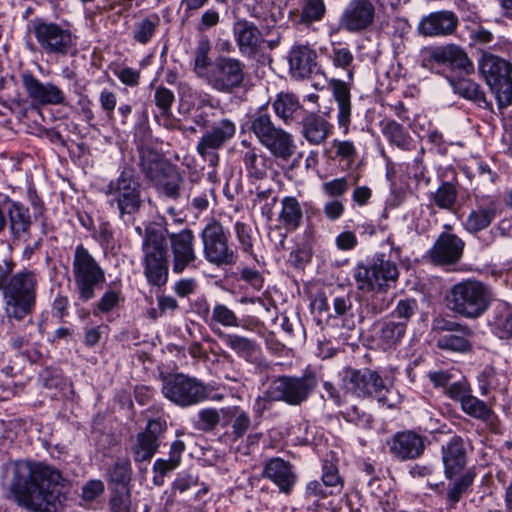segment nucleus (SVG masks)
<instances>
[{
    "label": "nucleus",
    "instance_id": "nucleus-30",
    "mask_svg": "<svg viewBox=\"0 0 512 512\" xmlns=\"http://www.w3.org/2000/svg\"><path fill=\"white\" fill-rule=\"evenodd\" d=\"M264 476L273 481L280 491L286 494L290 493L296 480L290 464L281 458H273L266 463Z\"/></svg>",
    "mask_w": 512,
    "mask_h": 512
},
{
    "label": "nucleus",
    "instance_id": "nucleus-63",
    "mask_svg": "<svg viewBox=\"0 0 512 512\" xmlns=\"http://www.w3.org/2000/svg\"><path fill=\"white\" fill-rule=\"evenodd\" d=\"M105 490L104 483L101 480H89L82 488V499L86 502H92Z\"/></svg>",
    "mask_w": 512,
    "mask_h": 512
},
{
    "label": "nucleus",
    "instance_id": "nucleus-4",
    "mask_svg": "<svg viewBox=\"0 0 512 512\" xmlns=\"http://www.w3.org/2000/svg\"><path fill=\"white\" fill-rule=\"evenodd\" d=\"M143 273L151 286H164L169 277L167 239L163 230L147 226L141 245Z\"/></svg>",
    "mask_w": 512,
    "mask_h": 512
},
{
    "label": "nucleus",
    "instance_id": "nucleus-47",
    "mask_svg": "<svg viewBox=\"0 0 512 512\" xmlns=\"http://www.w3.org/2000/svg\"><path fill=\"white\" fill-rule=\"evenodd\" d=\"M108 481L119 487L128 486L131 481V463L127 458L117 459L108 469Z\"/></svg>",
    "mask_w": 512,
    "mask_h": 512
},
{
    "label": "nucleus",
    "instance_id": "nucleus-31",
    "mask_svg": "<svg viewBox=\"0 0 512 512\" xmlns=\"http://www.w3.org/2000/svg\"><path fill=\"white\" fill-rule=\"evenodd\" d=\"M475 477V470L468 469L462 475L449 479L450 482L444 495L447 510L451 511L457 508L463 496L471 490Z\"/></svg>",
    "mask_w": 512,
    "mask_h": 512
},
{
    "label": "nucleus",
    "instance_id": "nucleus-59",
    "mask_svg": "<svg viewBox=\"0 0 512 512\" xmlns=\"http://www.w3.org/2000/svg\"><path fill=\"white\" fill-rule=\"evenodd\" d=\"M418 308L417 301L413 298L401 299L393 312V317H397L399 321L408 323L409 319L415 314Z\"/></svg>",
    "mask_w": 512,
    "mask_h": 512
},
{
    "label": "nucleus",
    "instance_id": "nucleus-58",
    "mask_svg": "<svg viewBox=\"0 0 512 512\" xmlns=\"http://www.w3.org/2000/svg\"><path fill=\"white\" fill-rule=\"evenodd\" d=\"M332 306L334 314H329L330 317H345L352 315V299L349 293L335 295L332 299Z\"/></svg>",
    "mask_w": 512,
    "mask_h": 512
},
{
    "label": "nucleus",
    "instance_id": "nucleus-2",
    "mask_svg": "<svg viewBox=\"0 0 512 512\" xmlns=\"http://www.w3.org/2000/svg\"><path fill=\"white\" fill-rule=\"evenodd\" d=\"M494 299L492 289L476 279L454 284L446 295L447 308L465 319H478L489 309Z\"/></svg>",
    "mask_w": 512,
    "mask_h": 512
},
{
    "label": "nucleus",
    "instance_id": "nucleus-62",
    "mask_svg": "<svg viewBox=\"0 0 512 512\" xmlns=\"http://www.w3.org/2000/svg\"><path fill=\"white\" fill-rule=\"evenodd\" d=\"M199 429L203 431L213 430L220 422V415L216 409H202L199 414Z\"/></svg>",
    "mask_w": 512,
    "mask_h": 512
},
{
    "label": "nucleus",
    "instance_id": "nucleus-48",
    "mask_svg": "<svg viewBox=\"0 0 512 512\" xmlns=\"http://www.w3.org/2000/svg\"><path fill=\"white\" fill-rule=\"evenodd\" d=\"M368 295L365 297V309L372 316L384 312L390 305V299L387 296V289H374L372 291H362Z\"/></svg>",
    "mask_w": 512,
    "mask_h": 512
},
{
    "label": "nucleus",
    "instance_id": "nucleus-55",
    "mask_svg": "<svg viewBox=\"0 0 512 512\" xmlns=\"http://www.w3.org/2000/svg\"><path fill=\"white\" fill-rule=\"evenodd\" d=\"M6 304V315L9 320H23L33 309L35 302L4 299Z\"/></svg>",
    "mask_w": 512,
    "mask_h": 512
},
{
    "label": "nucleus",
    "instance_id": "nucleus-37",
    "mask_svg": "<svg viewBox=\"0 0 512 512\" xmlns=\"http://www.w3.org/2000/svg\"><path fill=\"white\" fill-rule=\"evenodd\" d=\"M278 219L288 231H293L300 227L303 219V210L296 197L286 196L281 200V210Z\"/></svg>",
    "mask_w": 512,
    "mask_h": 512
},
{
    "label": "nucleus",
    "instance_id": "nucleus-18",
    "mask_svg": "<svg viewBox=\"0 0 512 512\" xmlns=\"http://www.w3.org/2000/svg\"><path fill=\"white\" fill-rule=\"evenodd\" d=\"M167 235L172 252V270L176 274L183 273L197 259L193 232L190 229H183Z\"/></svg>",
    "mask_w": 512,
    "mask_h": 512
},
{
    "label": "nucleus",
    "instance_id": "nucleus-56",
    "mask_svg": "<svg viewBox=\"0 0 512 512\" xmlns=\"http://www.w3.org/2000/svg\"><path fill=\"white\" fill-rule=\"evenodd\" d=\"M331 59H332L333 65L335 67H339V68L347 70L349 78L350 79L352 78L353 72L350 69V67L354 61V56L348 48L334 47L332 50Z\"/></svg>",
    "mask_w": 512,
    "mask_h": 512
},
{
    "label": "nucleus",
    "instance_id": "nucleus-42",
    "mask_svg": "<svg viewBox=\"0 0 512 512\" xmlns=\"http://www.w3.org/2000/svg\"><path fill=\"white\" fill-rule=\"evenodd\" d=\"M211 45L207 38H202L194 50L193 71L197 77L206 81L212 70L213 61L209 57Z\"/></svg>",
    "mask_w": 512,
    "mask_h": 512
},
{
    "label": "nucleus",
    "instance_id": "nucleus-21",
    "mask_svg": "<svg viewBox=\"0 0 512 512\" xmlns=\"http://www.w3.org/2000/svg\"><path fill=\"white\" fill-rule=\"evenodd\" d=\"M458 26L454 12L442 10L432 12L420 20L417 32L424 37H445L452 35Z\"/></svg>",
    "mask_w": 512,
    "mask_h": 512
},
{
    "label": "nucleus",
    "instance_id": "nucleus-27",
    "mask_svg": "<svg viewBox=\"0 0 512 512\" xmlns=\"http://www.w3.org/2000/svg\"><path fill=\"white\" fill-rule=\"evenodd\" d=\"M429 56L431 60L438 64L450 65L466 73H471L474 70L473 63L469 60L467 53L455 44L432 47L429 50Z\"/></svg>",
    "mask_w": 512,
    "mask_h": 512
},
{
    "label": "nucleus",
    "instance_id": "nucleus-46",
    "mask_svg": "<svg viewBox=\"0 0 512 512\" xmlns=\"http://www.w3.org/2000/svg\"><path fill=\"white\" fill-rule=\"evenodd\" d=\"M382 132L391 144L408 150L410 148V137L404 130L402 125L394 120L387 121L383 124Z\"/></svg>",
    "mask_w": 512,
    "mask_h": 512
},
{
    "label": "nucleus",
    "instance_id": "nucleus-10",
    "mask_svg": "<svg viewBox=\"0 0 512 512\" xmlns=\"http://www.w3.org/2000/svg\"><path fill=\"white\" fill-rule=\"evenodd\" d=\"M162 393L179 407L196 405L208 398L206 385L195 377L183 373L163 378Z\"/></svg>",
    "mask_w": 512,
    "mask_h": 512
},
{
    "label": "nucleus",
    "instance_id": "nucleus-16",
    "mask_svg": "<svg viewBox=\"0 0 512 512\" xmlns=\"http://www.w3.org/2000/svg\"><path fill=\"white\" fill-rule=\"evenodd\" d=\"M374 17L375 7L370 0H351L339 19V26L350 33H360L373 24Z\"/></svg>",
    "mask_w": 512,
    "mask_h": 512
},
{
    "label": "nucleus",
    "instance_id": "nucleus-28",
    "mask_svg": "<svg viewBox=\"0 0 512 512\" xmlns=\"http://www.w3.org/2000/svg\"><path fill=\"white\" fill-rule=\"evenodd\" d=\"M333 130V125L317 113H308L301 120V135L310 145L326 142Z\"/></svg>",
    "mask_w": 512,
    "mask_h": 512
},
{
    "label": "nucleus",
    "instance_id": "nucleus-12",
    "mask_svg": "<svg viewBox=\"0 0 512 512\" xmlns=\"http://www.w3.org/2000/svg\"><path fill=\"white\" fill-rule=\"evenodd\" d=\"M204 258L211 264L232 265L236 261V252L229 245L228 235L217 220L209 221L201 231Z\"/></svg>",
    "mask_w": 512,
    "mask_h": 512
},
{
    "label": "nucleus",
    "instance_id": "nucleus-57",
    "mask_svg": "<svg viewBox=\"0 0 512 512\" xmlns=\"http://www.w3.org/2000/svg\"><path fill=\"white\" fill-rule=\"evenodd\" d=\"M175 101V96L171 90L164 86H159L155 90L154 102L163 115L170 113L171 106Z\"/></svg>",
    "mask_w": 512,
    "mask_h": 512
},
{
    "label": "nucleus",
    "instance_id": "nucleus-36",
    "mask_svg": "<svg viewBox=\"0 0 512 512\" xmlns=\"http://www.w3.org/2000/svg\"><path fill=\"white\" fill-rule=\"evenodd\" d=\"M212 331L223 337L220 326L236 328L240 326V319L236 313L223 303L216 302L212 308L211 315L207 321Z\"/></svg>",
    "mask_w": 512,
    "mask_h": 512
},
{
    "label": "nucleus",
    "instance_id": "nucleus-39",
    "mask_svg": "<svg viewBox=\"0 0 512 512\" xmlns=\"http://www.w3.org/2000/svg\"><path fill=\"white\" fill-rule=\"evenodd\" d=\"M223 341L239 357H242L247 361L257 359L260 348L256 341L237 334H224Z\"/></svg>",
    "mask_w": 512,
    "mask_h": 512
},
{
    "label": "nucleus",
    "instance_id": "nucleus-24",
    "mask_svg": "<svg viewBox=\"0 0 512 512\" xmlns=\"http://www.w3.org/2000/svg\"><path fill=\"white\" fill-rule=\"evenodd\" d=\"M442 462L446 479L458 476L467 464V450L460 436H453L442 446Z\"/></svg>",
    "mask_w": 512,
    "mask_h": 512
},
{
    "label": "nucleus",
    "instance_id": "nucleus-14",
    "mask_svg": "<svg viewBox=\"0 0 512 512\" xmlns=\"http://www.w3.org/2000/svg\"><path fill=\"white\" fill-rule=\"evenodd\" d=\"M343 382L348 391L361 398L378 397L381 400L383 392L387 390L382 377L369 368H346Z\"/></svg>",
    "mask_w": 512,
    "mask_h": 512
},
{
    "label": "nucleus",
    "instance_id": "nucleus-61",
    "mask_svg": "<svg viewBox=\"0 0 512 512\" xmlns=\"http://www.w3.org/2000/svg\"><path fill=\"white\" fill-rule=\"evenodd\" d=\"M349 188L347 178H336L322 184V191L328 197L338 198L344 195Z\"/></svg>",
    "mask_w": 512,
    "mask_h": 512
},
{
    "label": "nucleus",
    "instance_id": "nucleus-26",
    "mask_svg": "<svg viewBox=\"0 0 512 512\" xmlns=\"http://www.w3.org/2000/svg\"><path fill=\"white\" fill-rule=\"evenodd\" d=\"M290 72L293 77L305 79L311 76L317 67V53L309 45H294L288 55Z\"/></svg>",
    "mask_w": 512,
    "mask_h": 512
},
{
    "label": "nucleus",
    "instance_id": "nucleus-6",
    "mask_svg": "<svg viewBox=\"0 0 512 512\" xmlns=\"http://www.w3.org/2000/svg\"><path fill=\"white\" fill-rule=\"evenodd\" d=\"M106 196L111 207H116L119 218L128 221L143 205L141 184L131 167H124L120 175L107 185Z\"/></svg>",
    "mask_w": 512,
    "mask_h": 512
},
{
    "label": "nucleus",
    "instance_id": "nucleus-34",
    "mask_svg": "<svg viewBox=\"0 0 512 512\" xmlns=\"http://www.w3.org/2000/svg\"><path fill=\"white\" fill-rule=\"evenodd\" d=\"M241 157L250 178L260 180L267 177L272 165V160L267 155L261 153L258 149H249L248 151H241Z\"/></svg>",
    "mask_w": 512,
    "mask_h": 512
},
{
    "label": "nucleus",
    "instance_id": "nucleus-9",
    "mask_svg": "<svg viewBox=\"0 0 512 512\" xmlns=\"http://www.w3.org/2000/svg\"><path fill=\"white\" fill-rule=\"evenodd\" d=\"M354 278L360 291L389 289L396 284L399 270L395 262L380 254L368 265L359 264L355 269Z\"/></svg>",
    "mask_w": 512,
    "mask_h": 512
},
{
    "label": "nucleus",
    "instance_id": "nucleus-5",
    "mask_svg": "<svg viewBox=\"0 0 512 512\" xmlns=\"http://www.w3.org/2000/svg\"><path fill=\"white\" fill-rule=\"evenodd\" d=\"M250 130L274 158L288 161L295 154L297 146L294 136L276 126L264 108H260L252 117Z\"/></svg>",
    "mask_w": 512,
    "mask_h": 512
},
{
    "label": "nucleus",
    "instance_id": "nucleus-17",
    "mask_svg": "<svg viewBox=\"0 0 512 512\" xmlns=\"http://www.w3.org/2000/svg\"><path fill=\"white\" fill-rule=\"evenodd\" d=\"M166 429L165 422L158 419L149 420L144 431L138 433L131 446L135 462L149 461L157 452L159 438Z\"/></svg>",
    "mask_w": 512,
    "mask_h": 512
},
{
    "label": "nucleus",
    "instance_id": "nucleus-64",
    "mask_svg": "<svg viewBox=\"0 0 512 512\" xmlns=\"http://www.w3.org/2000/svg\"><path fill=\"white\" fill-rule=\"evenodd\" d=\"M497 334L502 339L512 337V313L507 312L499 316L495 321Z\"/></svg>",
    "mask_w": 512,
    "mask_h": 512
},
{
    "label": "nucleus",
    "instance_id": "nucleus-49",
    "mask_svg": "<svg viewBox=\"0 0 512 512\" xmlns=\"http://www.w3.org/2000/svg\"><path fill=\"white\" fill-rule=\"evenodd\" d=\"M159 23L160 18L156 14L138 21L134 26L133 39L140 44L148 43L153 37Z\"/></svg>",
    "mask_w": 512,
    "mask_h": 512
},
{
    "label": "nucleus",
    "instance_id": "nucleus-52",
    "mask_svg": "<svg viewBox=\"0 0 512 512\" xmlns=\"http://www.w3.org/2000/svg\"><path fill=\"white\" fill-rule=\"evenodd\" d=\"M111 512H130L131 509V491L130 487H116L112 490L109 500Z\"/></svg>",
    "mask_w": 512,
    "mask_h": 512
},
{
    "label": "nucleus",
    "instance_id": "nucleus-19",
    "mask_svg": "<svg viewBox=\"0 0 512 512\" xmlns=\"http://www.w3.org/2000/svg\"><path fill=\"white\" fill-rule=\"evenodd\" d=\"M21 82L27 96L40 105H59L65 100L64 92L51 82L42 83L31 72L21 74Z\"/></svg>",
    "mask_w": 512,
    "mask_h": 512
},
{
    "label": "nucleus",
    "instance_id": "nucleus-15",
    "mask_svg": "<svg viewBox=\"0 0 512 512\" xmlns=\"http://www.w3.org/2000/svg\"><path fill=\"white\" fill-rule=\"evenodd\" d=\"M235 132V124L229 119H222L200 138L196 146L197 153L210 165L216 166L219 161L217 151L233 138Z\"/></svg>",
    "mask_w": 512,
    "mask_h": 512
},
{
    "label": "nucleus",
    "instance_id": "nucleus-29",
    "mask_svg": "<svg viewBox=\"0 0 512 512\" xmlns=\"http://www.w3.org/2000/svg\"><path fill=\"white\" fill-rule=\"evenodd\" d=\"M499 211V203L495 200L478 205L476 209L471 210L464 222L466 231L476 234L485 230L496 219Z\"/></svg>",
    "mask_w": 512,
    "mask_h": 512
},
{
    "label": "nucleus",
    "instance_id": "nucleus-22",
    "mask_svg": "<svg viewBox=\"0 0 512 512\" xmlns=\"http://www.w3.org/2000/svg\"><path fill=\"white\" fill-rule=\"evenodd\" d=\"M37 279L33 271L23 270L12 276L5 283L2 292L4 299L9 301H36Z\"/></svg>",
    "mask_w": 512,
    "mask_h": 512
},
{
    "label": "nucleus",
    "instance_id": "nucleus-7",
    "mask_svg": "<svg viewBox=\"0 0 512 512\" xmlns=\"http://www.w3.org/2000/svg\"><path fill=\"white\" fill-rule=\"evenodd\" d=\"M478 69L495 95L498 107L504 109L512 105V63L484 52L478 61Z\"/></svg>",
    "mask_w": 512,
    "mask_h": 512
},
{
    "label": "nucleus",
    "instance_id": "nucleus-41",
    "mask_svg": "<svg viewBox=\"0 0 512 512\" xmlns=\"http://www.w3.org/2000/svg\"><path fill=\"white\" fill-rule=\"evenodd\" d=\"M10 229L17 238L28 234L31 226V217L28 208L18 202H12L8 209Z\"/></svg>",
    "mask_w": 512,
    "mask_h": 512
},
{
    "label": "nucleus",
    "instance_id": "nucleus-38",
    "mask_svg": "<svg viewBox=\"0 0 512 512\" xmlns=\"http://www.w3.org/2000/svg\"><path fill=\"white\" fill-rule=\"evenodd\" d=\"M406 328L405 321H397L394 318L382 321L379 330L381 345L385 349L395 348L405 336Z\"/></svg>",
    "mask_w": 512,
    "mask_h": 512
},
{
    "label": "nucleus",
    "instance_id": "nucleus-33",
    "mask_svg": "<svg viewBox=\"0 0 512 512\" xmlns=\"http://www.w3.org/2000/svg\"><path fill=\"white\" fill-rule=\"evenodd\" d=\"M272 107L277 117L286 125H290L298 119L300 112L303 110V106L294 94L283 92L276 96Z\"/></svg>",
    "mask_w": 512,
    "mask_h": 512
},
{
    "label": "nucleus",
    "instance_id": "nucleus-60",
    "mask_svg": "<svg viewBox=\"0 0 512 512\" xmlns=\"http://www.w3.org/2000/svg\"><path fill=\"white\" fill-rule=\"evenodd\" d=\"M234 230L243 251L251 253L253 249L252 228L246 223L236 222Z\"/></svg>",
    "mask_w": 512,
    "mask_h": 512
},
{
    "label": "nucleus",
    "instance_id": "nucleus-40",
    "mask_svg": "<svg viewBox=\"0 0 512 512\" xmlns=\"http://www.w3.org/2000/svg\"><path fill=\"white\" fill-rule=\"evenodd\" d=\"M172 166L161 160L158 153L152 150H143L140 157V168L145 176L152 181H159L163 174Z\"/></svg>",
    "mask_w": 512,
    "mask_h": 512
},
{
    "label": "nucleus",
    "instance_id": "nucleus-45",
    "mask_svg": "<svg viewBox=\"0 0 512 512\" xmlns=\"http://www.w3.org/2000/svg\"><path fill=\"white\" fill-rule=\"evenodd\" d=\"M161 193L171 199H177L180 196L183 178L171 167L162 175L159 181H155Z\"/></svg>",
    "mask_w": 512,
    "mask_h": 512
},
{
    "label": "nucleus",
    "instance_id": "nucleus-11",
    "mask_svg": "<svg viewBox=\"0 0 512 512\" xmlns=\"http://www.w3.org/2000/svg\"><path fill=\"white\" fill-rule=\"evenodd\" d=\"M244 80L245 64L241 60L218 56L214 59L212 70L205 82L219 93L233 94L243 86Z\"/></svg>",
    "mask_w": 512,
    "mask_h": 512
},
{
    "label": "nucleus",
    "instance_id": "nucleus-53",
    "mask_svg": "<svg viewBox=\"0 0 512 512\" xmlns=\"http://www.w3.org/2000/svg\"><path fill=\"white\" fill-rule=\"evenodd\" d=\"M455 93L461 97L474 101L482 102L485 100V94L481 90L480 86L468 79H462L453 84Z\"/></svg>",
    "mask_w": 512,
    "mask_h": 512
},
{
    "label": "nucleus",
    "instance_id": "nucleus-51",
    "mask_svg": "<svg viewBox=\"0 0 512 512\" xmlns=\"http://www.w3.org/2000/svg\"><path fill=\"white\" fill-rule=\"evenodd\" d=\"M326 13V6L323 0H305L300 15V22L310 25L320 21Z\"/></svg>",
    "mask_w": 512,
    "mask_h": 512
},
{
    "label": "nucleus",
    "instance_id": "nucleus-32",
    "mask_svg": "<svg viewBox=\"0 0 512 512\" xmlns=\"http://www.w3.org/2000/svg\"><path fill=\"white\" fill-rule=\"evenodd\" d=\"M332 93L338 105L337 121L340 128L347 134L351 122V93L349 85L339 79L330 81Z\"/></svg>",
    "mask_w": 512,
    "mask_h": 512
},
{
    "label": "nucleus",
    "instance_id": "nucleus-13",
    "mask_svg": "<svg viewBox=\"0 0 512 512\" xmlns=\"http://www.w3.org/2000/svg\"><path fill=\"white\" fill-rule=\"evenodd\" d=\"M32 32L46 54L67 55L75 50V37L68 29L42 19L32 21Z\"/></svg>",
    "mask_w": 512,
    "mask_h": 512
},
{
    "label": "nucleus",
    "instance_id": "nucleus-1",
    "mask_svg": "<svg viewBox=\"0 0 512 512\" xmlns=\"http://www.w3.org/2000/svg\"><path fill=\"white\" fill-rule=\"evenodd\" d=\"M62 481L58 470L42 463L18 460L5 466L4 485L18 505L31 511H54Z\"/></svg>",
    "mask_w": 512,
    "mask_h": 512
},
{
    "label": "nucleus",
    "instance_id": "nucleus-25",
    "mask_svg": "<svg viewBox=\"0 0 512 512\" xmlns=\"http://www.w3.org/2000/svg\"><path fill=\"white\" fill-rule=\"evenodd\" d=\"M233 35L242 55L254 56L260 50L262 34L254 23L238 19L233 24Z\"/></svg>",
    "mask_w": 512,
    "mask_h": 512
},
{
    "label": "nucleus",
    "instance_id": "nucleus-35",
    "mask_svg": "<svg viewBox=\"0 0 512 512\" xmlns=\"http://www.w3.org/2000/svg\"><path fill=\"white\" fill-rule=\"evenodd\" d=\"M473 331L469 327H463L455 333L439 334L436 346L442 350L465 353L471 350L470 338Z\"/></svg>",
    "mask_w": 512,
    "mask_h": 512
},
{
    "label": "nucleus",
    "instance_id": "nucleus-20",
    "mask_svg": "<svg viewBox=\"0 0 512 512\" xmlns=\"http://www.w3.org/2000/svg\"><path fill=\"white\" fill-rule=\"evenodd\" d=\"M389 452L398 460H415L425 450L424 437L415 431L406 430L395 433L388 441Z\"/></svg>",
    "mask_w": 512,
    "mask_h": 512
},
{
    "label": "nucleus",
    "instance_id": "nucleus-23",
    "mask_svg": "<svg viewBox=\"0 0 512 512\" xmlns=\"http://www.w3.org/2000/svg\"><path fill=\"white\" fill-rule=\"evenodd\" d=\"M464 249V242L455 234L441 233L429 251L434 263L445 265L459 261Z\"/></svg>",
    "mask_w": 512,
    "mask_h": 512
},
{
    "label": "nucleus",
    "instance_id": "nucleus-43",
    "mask_svg": "<svg viewBox=\"0 0 512 512\" xmlns=\"http://www.w3.org/2000/svg\"><path fill=\"white\" fill-rule=\"evenodd\" d=\"M462 410L471 417L493 425L497 420L493 410L488 405L473 395H468L461 402Z\"/></svg>",
    "mask_w": 512,
    "mask_h": 512
},
{
    "label": "nucleus",
    "instance_id": "nucleus-3",
    "mask_svg": "<svg viewBox=\"0 0 512 512\" xmlns=\"http://www.w3.org/2000/svg\"><path fill=\"white\" fill-rule=\"evenodd\" d=\"M318 385L315 374L308 373L301 377L281 376L273 380L262 396L256 400V411L262 413L271 402L283 401L289 405H301L307 401Z\"/></svg>",
    "mask_w": 512,
    "mask_h": 512
},
{
    "label": "nucleus",
    "instance_id": "nucleus-8",
    "mask_svg": "<svg viewBox=\"0 0 512 512\" xmlns=\"http://www.w3.org/2000/svg\"><path fill=\"white\" fill-rule=\"evenodd\" d=\"M73 276L78 297L84 302L93 299L95 290L105 282L104 270L82 244L74 251Z\"/></svg>",
    "mask_w": 512,
    "mask_h": 512
},
{
    "label": "nucleus",
    "instance_id": "nucleus-50",
    "mask_svg": "<svg viewBox=\"0 0 512 512\" xmlns=\"http://www.w3.org/2000/svg\"><path fill=\"white\" fill-rule=\"evenodd\" d=\"M457 196L455 185L443 182L433 194V201L438 208L450 211L456 204Z\"/></svg>",
    "mask_w": 512,
    "mask_h": 512
},
{
    "label": "nucleus",
    "instance_id": "nucleus-44",
    "mask_svg": "<svg viewBox=\"0 0 512 512\" xmlns=\"http://www.w3.org/2000/svg\"><path fill=\"white\" fill-rule=\"evenodd\" d=\"M480 390L482 395H486L489 390L505 389L507 377L504 373L498 372L494 367L486 366L478 376Z\"/></svg>",
    "mask_w": 512,
    "mask_h": 512
},
{
    "label": "nucleus",
    "instance_id": "nucleus-54",
    "mask_svg": "<svg viewBox=\"0 0 512 512\" xmlns=\"http://www.w3.org/2000/svg\"><path fill=\"white\" fill-rule=\"evenodd\" d=\"M346 421L353 423L359 428L370 429L373 423V417L363 407L352 405L343 412Z\"/></svg>",
    "mask_w": 512,
    "mask_h": 512
}]
</instances>
